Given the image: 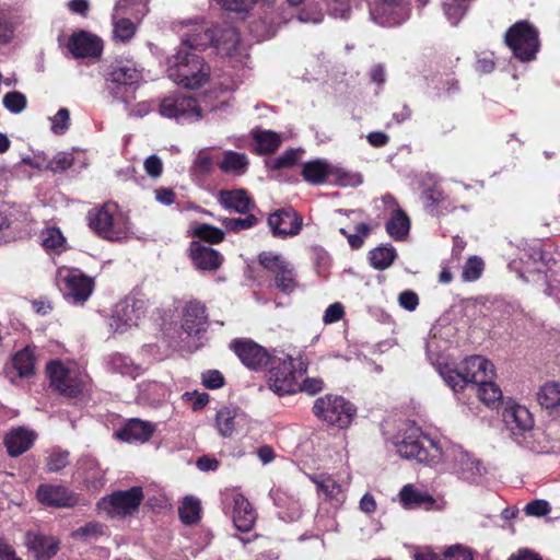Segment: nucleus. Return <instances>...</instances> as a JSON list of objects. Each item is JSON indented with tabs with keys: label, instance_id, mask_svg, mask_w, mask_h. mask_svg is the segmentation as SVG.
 <instances>
[{
	"label": "nucleus",
	"instance_id": "4be33fe9",
	"mask_svg": "<svg viewBox=\"0 0 560 560\" xmlns=\"http://www.w3.org/2000/svg\"><path fill=\"white\" fill-rule=\"evenodd\" d=\"M67 47L75 59H97L103 51V42L94 34L80 31L70 36Z\"/></svg>",
	"mask_w": 560,
	"mask_h": 560
},
{
	"label": "nucleus",
	"instance_id": "f03ea898",
	"mask_svg": "<svg viewBox=\"0 0 560 560\" xmlns=\"http://www.w3.org/2000/svg\"><path fill=\"white\" fill-rule=\"evenodd\" d=\"M175 28L180 38L178 49L196 52L210 45L221 56H233L240 45L238 33L230 25L212 30L203 20L194 19L179 21Z\"/></svg>",
	"mask_w": 560,
	"mask_h": 560
},
{
	"label": "nucleus",
	"instance_id": "052dcab7",
	"mask_svg": "<svg viewBox=\"0 0 560 560\" xmlns=\"http://www.w3.org/2000/svg\"><path fill=\"white\" fill-rule=\"evenodd\" d=\"M51 121V131L55 135H63L70 126V113L67 108H60L52 117H50Z\"/></svg>",
	"mask_w": 560,
	"mask_h": 560
},
{
	"label": "nucleus",
	"instance_id": "f8f14e48",
	"mask_svg": "<svg viewBox=\"0 0 560 560\" xmlns=\"http://www.w3.org/2000/svg\"><path fill=\"white\" fill-rule=\"evenodd\" d=\"M313 412L322 421L345 429L351 423L355 408L341 396L325 395L314 401Z\"/></svg>",
	"mask_w": 560,
	"mask_h": 560
},
{
	"label": "nucleus",
	"instance_id": "393cba45",
	"mask_svg": "<svg viewBox=\"0 0 560 560\" xmlns=\"http://www.w3.org/2000/svg\"><path fill=\"white\" fill-rule=\"evenodd\" d=\"M25 544L37 560H49L59 550V540L52 536L28 532Z\"/></svg>",
	"mask_w": 560,
	"mask_h": 560
},
{
	"label": "nucleus",
	"instance_id": "bb28decb",
	"mask_svg": "<svg viewBox=\"0 0 560 560\" xmlns=\"http://www.w3.org/2000/svg\"><path fill=\"white\" fill-rule=\"evenodd\" d=\"M155 431V424L149 421L131 419L115 433L116 438L128 443H145Z\"/></svg>",
	"mask_w": 560,
	"mask_h": 560
},
{
	"label": "nucleus",
	"instance_id": "a211bd4d",
	"mask_svg": "<svg viewBox=\"0 0 560 560\" xmlns=\"http://www.w3.org/2000/svg\"><path fill=\"white\" fill-rule=\"evenodd\" d=\"M63 281V296L72 304H83L91 296L94 289L92 278L79 269H66L59 272Z\"/></svg>",
	"mask_w": 560,
	"mask_h": 560
},
{
	"label": "nucleus",
	"instance_id": "a878e982",
	"mask_svg": "<svg viewBox=\"0 0 560 560\" xmlns=\"http://www.w3.org/2000/svg\"><path fill=\"white\" fill-rule=\"evenodd\" d=\"M189 256L199 270H217L222 264V256L218 250L197 241L191 242Z\"/></svg>",
	"mask_w": 560,
	"mask_h": 560
},
{
	"label": "nucleus",
	"instance_id": "3c124183",
	"mask_svg": "<svg viewBox=\"0 0 560 560\" xmlns=\"http://www.w3.org/2000/svg\"><path fill=\"white\" fill-rule=\"evenodd\" d=\"M469 0H445L443 10L447 21L457 25L468 9Z\"/></svg>",
	"mask_w": 560,
	"mask_h": 560
},
{
	"label": "nucleus",
	"instance_id": "c9c22d12",
	"mask_svg": "<svg viewBox=\"0 0 560 560\" xmlns=\"http://www.w3.org/2000/svg\"><path fill=\"white\" fill-rule=\"evenodd\" d=\"M248 164L245 153L226 150L222 153L218 166L225 174L241 176L246 173Z\"/></svg>",
	"mask_w": 560,
	"mask_h": 560
},
{
	"label": "nucleus",
	"instance_id": "9d476101",
	"mask_svg": "<svg viewBox=\"0 0 560 560\" xmlns=\"http://www.w3.org/2000/svg\"><path fill=\"white\" fill-rule=\"evenodd\" d=\"M46 371L50 385L67 397H78L89 383V376L72 362L50 361Z\"/></svg>",
	"mask_w": 560,
	"mask_h": 560
},
{
	"label": "nucleus",
	"instance_id": "79ce46f5",
	"mask_svg": "<svg viewBox=\"0 0 560 560\" xmlns=\"http://www.w3.org/2000/svg\"><path fill=\"white\" fill-rule=\"evenodd\" d=\"M410 230V220L408 215L401 210L396 209L392 212L390 218L386 222V231L395 241L404 240Z\"/></svg>",
	"mask_w": 560,
	"mask_h": 560
},
{
	"label": "nucleus",
	"instance_id": "72a5a7b5",
	"mask_svg": "<svg viewBox=\"0 0 560 560\" xmlns=\"http://www.w3.org/2000/svg\"><path fill=\"white\" fill-rule=\"evenodd\" d=\"M33 432L23 428L13 429L5 436V446L11 456H19L26 452L34 442Z\"/></svg>",
	"mask_w": 560,
	"mask_h": 560
},
{
	"label": "nucleus",
	"instance_id": "49530a36",
	"mask_svg": "<svg viewBox=\"0 0 560 560\" xmlns=\"http://www.w3.org/2000/svg\"><path fill=\"white\" fill-rule=\"evenodd\" d=\"M254 140L256 150L259 153H271L276 151L282 141L280 135L270 130L256 131L254 133Z\"/></svg>",
	"mask_w": 560,
	"mask_h": 560
},
{
	"label": "nucleus",
	"instance_id": "1a4fd4ad",
	"mask_svg": "<svg viewBox=\"0 0 560 560\" xmlns=\"http://www.w3.org/2000/svg\"><path fill=\"white\" fill-rule=\"evenodd\" d=\"M142 80L141 71L131 60H117L106 73V89L114 100L128 105Z\"/></svg>",
	"mask_w": 560,
	"mask_h": 560
},
{
	"label": "nucleus",
	"instance_id": "dca6fc26",
	"mask_svg": "<svg viewBox=\"0 0 560 560\" xmlns=\"http://www.w3.org/2000/svg\"><path fill=\"white\" fill-rule=\"evenodd\" d=\"M143 499L141 487H132L126 491H117L103 498L97 508L112 516H122L137 511Z\"/></svg>",
	"mask_w": 560,
	"mask_h": 560
},
{
	"label": "nucleus",
	"instance_id": "6ab92c4d",
	"mask_svg": "<svg viewBox=\"0 0 560 560\" xmlns=\"http://www.w3.org/2000/svg\"><path fill=\"white\" fill-rule=\"evenodd\" d=\"M36 498L40 504L56 509L72 508L79 503V497L61 485H40Z\"/></svg>",
	"mask_w": 560,
	"mask_h": 560
},
{
	"label": "nucleus",
	"instance_id": "603ef678",
	"mask_svg": "<svg viewBox=\"0 0 560 560\" xmlns=\"http://www.w3.org/2000/svg\"><path fill=\"white\" fill-rule=\"evenodd\" d=\"M485 268L483 260L478 256H471L463 267L462 277L465 281H476L480 278Z\"/></svg>",
	"mask_w": 560,
	"mask_h": 560
},
{
	"label": "nucleus",
	"instance_id": "680f3d73",
	"mask_svg": "<svg viewBox=\"0 0 560 560\" xmlns=\"http://www.w3.org/2000/svg\"><path fill=\"white\" fill-rule=\"evenodd\" d=\"M69 464V453L67 451H52L47 457V470L57 472Z\"/></svg>",
	"mask_w": 560,
	"mask_h": 560
},
{
	"label": "nucleus",
	"instance_id": "2f4dec72",
	"mask_svg": "<svg viewBox=\"0 0 560 560\" xmlns=\"http://www.w3.org/2000/svg\"><path fill=\"white\" fill-rule=\"evenodd\" d=\"M275 504L280 509L279 516L288 522H294L302 515V504L293 495L281 490L270 492Z\"/></svg>",
	"mask_w": 560,
	"mask_h": 560
},
{
	"label": "nucleus",
	"instance_id": "ea45409f",
	"mask_svg": "<svg viewBox=\"0 0 560 560\" xmlns=\"http://www.w3.org/2000/svg\"><path fill=\"white\" fill-rule=\"evenodd\" d=\"M399 498L405 508L425 506L429 509L434 499L427 492L416 489L412 485H406L399 492Z\"/></svg>",
	"mask_w": 560,
	"mask_h": 560
},
{
	"label": "nucleus",
	"instance_id": "69168bd1",
	"mask_svg": "<svg viewBox=\"0 0 560 560\" xmlns=\"http://www.w3.org/2000/svg\"><path fill=\"white\" fill-rule=\"evenodd\" d=\"M213 166V159L210 156L208 149L200 150L194 161L192 168L196 173L207 174Z\"/></svg>",
	"mask_w": 560,
	"mask_h": 560
},
{
	"label": "nucleus",
	"instance_id": "a19ab883",
	"mask_svg": "<svg viewBox=\"0 0 560 560\" xmlns=\"http://www.w3.org/2000/svg\"><path fill=\"white\" fill-rule=\"evenodd\" d=\"M110 21L113 26V39L120 43L129 42L135 36L137 25L140 23L132 19L118 15H110Z\"/></svg>",
	"mask_w": 560,
	"mask_h": 560
},
{
	"label": "nucleus",
	"instance_id": "e2e57ef3",
	"mask_svg": "<svg viewBox=\"0 0 560 560\" xmlns=\"http://www.w3.org/2000/svg\"><path fill=\"white\" fill-rule=\"evenodd\" d=\"M72 164L73 156L71 153L59 152L51 160H49L46 167L54 173H59L68 170Z\"/></svg>",
	"mask_w": 560,
	"mask_h": 560
},
{
	"label": "nucleus",
	"instance_id": "a18cd8bd",
	"mask_svg": "<svg viewBox=\"0 0 560 560\" xmlns=\"http://www.w3.org/2000/svg\"><path fill=\"white\" fill-rule=\"evenodd\" d=\"M396 256V249L390 245H385L372 249L369 259L373 268L385 270L394 262Z\"/></svg>",
	"mask_w": 560,
	"mask_h": 560
},
{
	"label": "nucleus",
	"instance_id": "f257e3e1",
	"mask_svg": "<svg viewBox=\"0 0 560 560\" xmlns=\"http://www.w3.org/2000/svg\"><path fill=\"white\" fill-rule=\"evenodd\" d=\"M440 375L455 394L467 388L477 394L483 404L492 408L502 400V390L492 381L493 364L483 357L466 358L458 369L440 368Z\"/></svg>",
	"mask_w": 560,
	"mask_h": 560
},
{
	"label": "nucleus",
	"instance_id": "5701e85b",
	"mask_svg": "<svg viewBox=\"0 0 560 560\" xmlns=\"http://www.w3.org/2000/svg\"><path fill=\"white\" fill-rule=\"evenodd\" d=\"M268 224L275 236L284 238L300 233L302 220L294 210L281 209L269 215Z\"/></svg>",
	"mask_w": 560,
	"mask_h": 560
},
{
	"label": "nucleus",
	"instance_id": "2eb2a0df",
	"mask_svg": "<svg viewBox=\"0 0 560 560\" xmlns=\"http://www.w3.org/2000/svg\"><path fill=\"white\" fill-rule=\"evenodd\" d=\"M143 315V301L127 296L115 304L108 325L113 332L124 334L132 327L138 326Z\"/></svg>",
	"mask_w": 560,
	"mask_h": 560
},
{
	"label": "nucleus",
	"instance_id": "f3484780",
	"mask_svg": "<svg viewBox=\"0 0 560 560\" xmlns=\"http://www.w3.org/2000/svg\"><path fill=\"white\" fill-rule=\"evenodd\" d=\"M370 16L381 26H398L409 19L410 7L406 0L373 2L370 8Z\"/></svg>",
	"mask_w": 560,
	"mask_h": 560
},
{
	"label": "nucleus",
	"instance_id": "13d9d810",
	"mask_svg": "<svg viewBox=\"0 0 560 560\" xmlns=\"http://www.w3.org/2000/svg\"><path fill=\"white\" fill-rule=\"evenodd\" d=\"M65 237L56 228L46 229L42 234V245L47 249L58 250L63 246Z\"/></svg>",
	"mask_w": 560,
	"mask_h": 560
},
{
	"label": "nucleus",
	"instance_id": "338daca9",
	"mask_svg": "<svg viewBox=\"0 0 560 560\" xmlns=\"http://www.w3.org/2000/svg\"><path fill=\"white\" fill-rule=\"evenodd\" d=\"M332 175L336 176L340 186L357 187L362 184V176L358 173H349L341 168L335 167Z\"/></svg>",
	"mask_w": 560,
	"mask_h": 560
},
{
	"label": "nucleus",
	"instance_id": "8fccbe9b",
	"mask_svg": "<svg viewBox=\"0 0 560 560\" xmlns=\"http://www.w3.org/2000/svg\"><path fill=\"white\" fill-rule=\"evenodd\" d=\"M13 366L18 374L22 377H27L34 372L35 357L30 348L19 351L13 357Z\"/></svg>",
	"mask_w": 560,
	"mask_h": 560
},
{
	"label": "nucleus",
	"instance_id": "39448f33",
	"mask_svg": "<svg viewBox=\"0 0 560 560\" xmlns=\"http://www.w3.org/2000/svg\"><path fill=\"white\" fill-rule=\"evenodd\" d=\"M89 226L101 237L122 242L132 237V223L117 203L105 202L88 213Z\"/></svg>",
	"mask_w": 560,
	"mask_h": 560
},
{
	"label": "nucleus",
	"instance_id": "6e6d98bb",
	"mask_svg": "<svg viewBox=\"0 0 560 560\" xmlns=\"http://www.w3.org/2000/svg\"><path fill=\"white\" fill-rule=\"evenodd\" d=\"M3 106L13 114H20L26 107V96L18 91L9 92L3 96Z\"/></svg>",
	"mask_w": 560,
	"mask_h": 560
},
{
	"label": "nucleus",
	"instance_id": "aec40b11",
	"mask_svg": "<svg viewBox=\"0 0 560 560\" xmlns=\"http://www.w3.org/2000/svg\"><path fill=\"white\" fill-rule=\"evenodd\" d=\"M232 348L242 363L250 370H262L272 360L265 348L252 340H234Z\"/></svg>",
	"mask_w": 560,
	"mask_h": 560
},
{
	"label": "nucleus",
	"instance_id": "864d4df0",
	"mask_svg": "<svg viewBox=\"0 0 560 560\" xmlns=\"http://www.w3.org/2000/svg\"><path fill=\"white\" fill-rule=\"evenodd\" d=\"M192 233L195 236L210 243H220L224 238L222 230L209 224H197L192 228Z\"/></svg>",
	"mask_w": 560,
	"mask_h": 560
},
{
	"label": "nucleus",
	"instance_id": "ddd939ff",
	"mask_svg": "<svg viewBox=\"0 0 560 560\" xmlns=\"http://www.w3.org/2000/svg\"><path fill=\"white\" fill-rule=\"evenodd\" d=\"M504 40L515 58L523 62L534 60L539 50L538 32L525 21H520L511 26Z\"/></svg>",
	"mask_w": 560,
	"mask_h": 560
},
{
	"label": "nucleus",
	"instance_id": "09e8293b",
	"mask_svg": "<svg viewBox=\"0 0 560 560\" xmlns=\"http://www.w3.org/2000/svg\"><path fill=\"white\" fill-rule=\"evenodd\" d=\"M180 521L184 524L191 525L200 518V502L194 497H186L178 508Z\"/></svg>",
	"mask_w": 560,
	"mask_h": 560
},
{
	"label": "nucleus",
	"instance_id": "4468645a",
	"mask_svg": "<svg viewBox=\"0 0 560 560\" xmlns=\"http://www.w3.org/2000/svg\"><path fill=\"white\" fill-rule=\"evenodd\" d=\"M259 264L273 277L276 287L283 293H291L298 288L294 267L280 254L262 252Z\"/></svg>",
	"mask_w": 560,
	"mask_h": 560
},
{
	"label": "nucleus",
	"instance_id": "de8ad7c7",
	"mask_svg": "<svg viewBox=\"0 0 560 560\" xmlns=\"http://www.w3.org/2000/svg\"><path fill=\"white\" fill-rule=\"evenodd\" d=\"M538 402L546 409L560 406V383L549 382L541 386L538 393Z\"/></svg>",
	"mask_w": 560,
	"mask_h": 560
},
{
	"label": "nucleus",
	"instance_id": "20e7f679",
	"mask_svg": "<svg viewBox=\"0 0 560 560\" xmlns=\"http://www.w3.org/2000/svg\"><path fill=\"white\" fill-rule=\"evenodd\" d=\"M167 77L175 84L189 90L201 88L208 82L210 67L197 52L177 49L167 58Z\"/></svg>",
	"mask_w": 560,
	"mask_h": 560
},
{
	"label": "nucleus",
	"instance_id": "f704fd0d",
	"mask_svg": "<svg viewBox=\"0 0 560 560\" xmlns=\"http://www.w3.org/2000/svg\"><path fill=\"white\" fill-rule=\"evenodd\" d=\"M334 171L335 166L330 165L325 160L316 159L303 165L302 175L307 183L318 185L332 175Z\"/></svg>",
	"mask_w": 560,
	"mask_h": 560
},
{
	"label": "nucleus",
	"instance_id": "7c9ffc66",
	"mask_svg": "<svg viewBox=\"0 0 560 560\" xmlns=\"http://www.w3.org/2000/svg\"><path fill=\"white\" fill-rule=\"evenodd\" d=\"M220 205L237 213H247L254 202L244 189L221 190L218 198Z\"/></svg>",
	"mask_w": 560,
	"mask_h": 560
},
{
	"label": "nucleus",
	"instance_id": "5fc2aeb1",
	"mask_svg": "<svg viewBox=\"0 0 560 560\" xmlns=\"http://www.w3.org/2000/svg\"><path fill=\"white\" fill-rule=\"evenodd\" d=\"M443 557L446 560H475V551L468 546L454 544L444 549Z\"/></svg>",
	"mask_w": 560,
	"mask_h": 560
},
{
	"label": "nucleus",
	"instance_id": "37998d69",
	"mask_svg": "<svg viewBox=\"0 0 560 560\" xmlns=\"http://www.w3.org/2000/svg\"><path fill=\"white\" fill-rule=\"evenodd\" d=\"M80 469L86 485L92 489H98L104 483V472L101 470L98 463L91 456H85L80 460Z\"/></svg>",
	"mask_w": 560,
	"mask_h": 560
},
{
	"label": "nucleus",
	"instance_id": "b1692460",
	"mask_svg": "<svg viewBox=\"0 0 560 560\" xmlns=\"http://www.w3.org/2000/svg\"><path fill=\"white\" fill-rule=\"evenodd\" d=\"M215 424L222 436L230 438L247 427L248 417L238 408L223 407L217 412Z\"/></svg>",
	"mask_w": 560,
	"mask_h": 560
},
{
	"label": "nucleus",
	"instance_id": "9b49d317",
	"mask_svg": "<svg viewBox=\"0 0 560 560\" xmlns=\"http://www.w3.org/2000/svg\"><path fill=\"white\" fill-rule=\"evenodd\" d=\"M502 417L513 440L523 447L533 448L534 418L528 408L514 400H509L504 406Z\"/></svg>",
	"mask_w": 560,
	"mask_h": 560
},
{
	"label": "nucleus",
	"instance_id": "412c9836",
	"mask_svg": "<svg viewBox=\"0 0 560 560\" xmlns=\"http://www.w3.org/2000/svg\"><path fill=\"white\" fill-rule=\"evenodd\" d=\"M452 328H438L431 329L429 338L425 343L427 357L432 365L436 368L440 374V368L450 366L447 363L446 351L450 347Z\"/></svg>",
	"mask_w": 560,
	"mask_h": 560
},
{
	"label": "nucleus",
	"instance_id": "e433bc0d",
	"mask_svg": "<svg viewBox=\"0 0 560 560\" xmlns=\"http://www.w3.org/2000/svg\"><path fill=\"white\" fill-rule=\"evenodd\" d=\"M106 365L110 372L121 376H129L130 378H136L142 373V368L122 353L109 355Z\"/></svg>",
	"mask_w": 560,
	"mask_h": 560
},
{
	"label": "nucleus",
	"instance_id": "473e14b6",
	"mask_svg": "<svg viewBox=\"0 0 560 560\" xmlns=\"http://www.w3.org/2000/svg\"><path fill=\"white\" fill-rule=\"evenodd\" d=\"M150 0H115L110 15L126 16L141 22L149 13Z\"/></svg>",
	"mask_w": 560,
	"mask_h": 560
},
{
	"label": "nucleus",
	"instance_id": "7ed1b4c3",
	"mask_svg": "<svg viewBox=\"0 0 560 560\" xmlns=\"http://www.w3.org/2000/svg\"><path fill=\"white\" fill-rule=\"evenodd\" d=\"M443 438L423 433L415 423H402L397 432L388 440L395 452L402 458L415 459L420 464L432 467L439 458L438 451Z\"/></svg>",
	"mask_w": 560,
	"mask_h": 560
},
{
	"label": "nucleus",
	"instance_id": "774afa93",
	"mask_svg": "<svg viewBox=\"0 0 560 560\" xmlns=\"http://www.w3.org/2000/svg\"><path fill=\"white\" fill-rule=\"evenodd\" d=\"M551 510V506L548 501L546 500H534L526 504L524 511L529 516H545L547 515Z\"/></svg>",
	"mask_w": 560,
	"mask_h": 560
},
{
	"label": "nucleus",
	"instance_id": "4d7b16f0",
	"mask_svg": "<svg viewBox=\"0 0 560 560\" xmlns=\"http://www.w3.org/2000/svg\"><path fill=\"white\" fill-rule=\"evenodd\" d=\"M371 226L366 223H358L354 232L347 235V241L352 249H360L371 233Z\"/></svg>",
	"mask_w": 560,
	"mask_h": 560
},
{
	"label": "nucleus",
	"instance_id": "bf43d9fd",
	"mask_svg": "<svg viewBox=\"0 0 560 560\" xmlns=\"http://www.w3.org/2000/svg\"><path fill=\"white\" fill-rule=\"evenodd\" d=\"M256 223L257 218L254 214H247L245 218H226L222 221L223 226L233 232L250 229Z\"/></svg>",
	"mask_w": 560,
	"mask_h": 560
},
{
	"label": "nucleus",
	"instance_id": "c756f323",
	"mask_svg": "<svg viewBox=\"0 0 560 560\" xmlns=\"http://www.w3.org/2000/svg\"><path fill=\"white\" fill-rule=\"evenodd\" d=\"M233 523L241 532H249L256 521V512L249 501L241 493L233 498Z\"/></svg>",
	"mask_w": 560,
	"mask_h": 560
},
{
	"label": "nucleus",
	"instance_id": "0eeeda50",
	"mask_svg": "<svg viewBox=\"0 0 560 560\" xmlns=\"http://www.w3.org/2000/svg\"><path fill=\"white\" fill-rule=\"evenodd\" d=\"M306 366L299 359L289 354L273 357L268 371L269 388L277 395H291L300 392V378L305 374Z\"/></svg>",
	"mask_w": 560,
	"mask_h": 560
},
{
	"label": "nucleus",
	"instance_id": "6e6552de",
	"mask_svg": "<svg viewBox=\"0 0 560 560\" xmlns=\"http://www.w3.org/2000/svg\"><path fill=\"white\" fill-rule=\"evenodd\" d=\"M209 96L205 95L199 104L196 98L186 94H172L161 100L159 113L162 117L174 119L179 124H191L203 116V110H218L219 105L208 102Z\"/></svg>",
	"mask_w": 560,
	"mask_h": 560
},
{
	"label": "nucleus",
	"instance_id": "423d86ee",
	"mask_svg": "<svg viewBox=\"0 0 560 560\" xmlns=\"http://www.w3.org/2000/svg\"><path fill=\"white\" fill-rule=\"evenodd\" d=\"M433 468H441L467 482H476L481 476L480 462L460 445L443 438Z\"/></svg>",
	"mask_w": 560,
	"mask_h": 560
},
{
	"label": "nucleus",
	"instance_id": "4c0bfd02",
	"mask_svg": "<svg viewBox=\"0 0 560 560\" xmlns=\"http://www.w3.org/2000/svg\"><path fill=\"white\" fill-rule=\"evenodd\" d=\"M316 483L318 491H320L326 499L332 502L334 506H339L343 503L346 495L342 486L338 483L331 476H319L313 479Z\"/></svg>",
	"mask_w": 560,
	"mask_h": 560
},
{
	"label": "nucleus",
	"instance_id": "58836bf2",
	"mask_svg": "<svg viewBox=\"0 0 560 560\" xmlns=\"http://www.w3.org/2000/svg\"><path fill=\"white\" fill-rule=\"evenodd\" d=\"M421 187L422 200L424 201L425 207L431 211H433L436 206L444 201V192L433 175H424L421 182Z\"/></svg>",
	"mask_w": 560,
	"mask_h": 560
},
{
	"label": "nucleus",
	"instance_id": "c03bdc74",
	"mask_svg": "<svg viewBox=\"0 0 560 560\" xmlns=\"http://www.w3.org/2000/svg\"><path fill=\"white\" fill-rule=\"evenodd\" d=\"M545 254L537 245L528 246L521 253L520 260L525 265L526 272H542Z\"/></svg>",
	"mask_w": 560,
	"mask_h": 560
},
{
	"label": "nucleus",
	"instance_id": "0e129e2a",
	"mask_svg": "<svg viewBox=\"0 0 560 560\" xmlns=\"http://www.w3.org/2000/svg\"><path fill=\"white\" fill-rule=\"evenodd\" d=\"M300 158V150L291 149L278 158L272 159L269 165L273 170H280L292 166Z\"/></svg>",
	"mask_w": 560,
	"mask_h": 560
},
{
	"label": "nucleus",
	"instance_id": "c85d7f7f",
	"mask_svg": "<svg viewBox=\"0 0 560 560\" xmlns=\"http://www.w3.org/2000/svg\"><path fill=\"white\" fill-rule=\"evenodd\" d=\"M138 400L152 407H158L164 404L171 394L170 388L156 381H143L138 385Z\"/></svg>",
	"mask_w": 560,
	"mask_h": 560
},
{
	"label": "nucleus",
	"instance_id": "cd10ccee",
	"mask_svg": "<svg viewBox=\"0 0 560 560\" xmlns=\"http://www.w3.org/2000/svg\"><path fill=\"white\" fill-rule=\"evenodd\" d=\"M182 328L187 335H198L207 328L206 308L199 302H189L183 312Z\"/></svg>",
	"mask_w": 560,
	"mask_h": 560
}]
</instances>
